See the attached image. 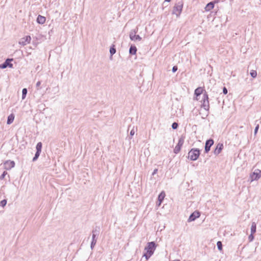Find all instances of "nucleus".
Returning a JSON list of instances; mask_svg holds the SVG:
<instances>
[{"instance_id":"7","label":"nucleus","mask_w":261,"mask_h":261,"mask_svg":"<svg viewBox=\"0 0 261 261\" xmlns=\"http://www.w3.org/2000/svg\"><path fill=\"white\" fill-rule=\"evenodd\" d=\"M13 60V58L7 59L3 63L0 64V68L5 69V68H7V67H8L9 68H13V65L12 63H11V62Z\"/></svg>"},{"instance_id":"31","label":"nucleus","mask_w":261,"mask_h":261,"mask_svg":"<svg viewBox=\"0 0 261 261\" xmlns=\"http://www.w3.org/2000/svg\"><path fill=\"white\" fill-rule=\"evenodd\" d=\"M7 204V200L6 199H3L0 202V205L2 207H4Z\"/></svg>"},{"instance_id":"35","label":"nucleus","mask_w":261,"mask_h":261,"mask_svg":"<svg viewBox=\"0 0 261 261\" xmlns=\"http://www.w3.org/2000/svg\"><path fill=\"white\" fill-rule=\"evenodd\" d=\"M258 128H259V124H257L255 127V129H254V135H255L256 134V133H257V131L258 130Z\"/></svg>"},{"instance_id":"23","label":"nucleus","mask_w":261,"mask_h":261,"mask_svg":"<svg viewBox=\"0 0 261 261\" xmlns=\"http://www.w3.org/2000/svg\"><path fill=\"white\" fill-rule=\"evenodd\" d=\"M42 143L40 142H38L36 146V151L38 152L41 153V149H42Z\"/></svg>"},{"instance_id":"34","label":"nucleus","mask_w":261,"mask_h":261,"mask_svg":"<svg viewBox=\"0 0 261 261\" xmlns=\"http://www.w3.org/2000/svg\"><path fill=\"white\" fill-rule=\"evenodd\" d=\"M40 85H41V82L40 81H38V82H37L36 85V87L37 90H39V89H41V88L40 87Z\"/></svg>"},{"instance_id":"17","label":"nucleus","mask_w":261,"mask_h":261,"mask_svg":"<svg viewBox=\"0 0 261 261\" xmlns=\"http://www.w3.org/2000/svg\"><path fill=\"white\" fill-rule=\"evenodd\" d=\"M137 48L134 45H131L129 49V53L130 55H134L136 54Z\"/></svg>"},{"instance_id":"5","label":"nucleus","mask_w":261,"mask_h":261,"mask_svg":"<svg viewBox=\"0 0 261 261\" xmlns=\"http://www.w3.org/2000/svg\"><path fill=\"white\" fill-rule=\"evenodd\" d=\"M202 107L206 111H208L210 105L208 101V96L206 92H205L203 95Z\"/></svg>"},{"instance_id":"14","label":"nucleus","mask_w":261,"mask_h":261,"mask_svg":"<svg viewBox=\"0 0 261 261\" xmlns=\"http://www.w3.org/2000/svg\"><path fill=\"white\" fill-rule=\"evenodd\" d=\"M165 196V193L164 191H162L160 194L159 195L158 197V202H157V205L158 206H160L162 202H163L164 198Z\"/></svg>"},{"instance_id":"9","label":"nucleus","mask_w":261,"mask_h":261,"mask_svg":"<svg viewBox=\"0 0 261 261\" xmlns=\"http://www.w3.org/2000/svg\"><path fill=\"white\" fill-rule=\"evenodd\" d=\"M200 216V212L197 211H195L190 215L188 219V222H190L192 221H194L196 220V218H199Z\"/></svg>"},{"instance_id":"10","label":"nucleus","mask_w":261,"mask_h":261,"mask_svg":"<svg viewBox=\"0 0 261 261\" xmlns=\"http://www.w3.org/2000/svg\"><path fill=\"white\" fill-rule=\"evenodd\" d=\"M31 40V37L30 36H27L24 37H23L20 39V41H19V44L24 46L29 43H30V41Z\"/></svg>"},{"instance_id":"4","label":"nucleus","mask_w":261,"mask_h":261,"mask_svg":"<svg viewBox=\"0 0 261 261\" xmlns=\"http://www.w3.org/2000/svg\"><path fill=\"white\" fill-rule=\"evenodd\" d=\"M185 137L181 136L178 140L177 144L175 146L173 152L175 154H177L180 150L182 146L183 145L185 142Z\"/></svg>"},{"instance_id":"16","label":"nucleus","mask_w":261,"mask_h":261,"mask_svg":"<svg viewBox=\"0 0 261 261\" xmlns=\"http://www.w3.org/2000/svg\"><path fill=\"white\" fill-rule=\"evenodd\" d=\"M129 38L132 41H140L142 40V38L139 35H134L129 36Z\"/></svg>"},{"instance_id":"12","label":"nucleus","mask_w":261,"mask_h":261,"mask_svg":"<svg viewBox=\"0 0 261 261\" xmlns=\"http://www.w3.org/2000/svg\"><path fill=\"white\" fill-rule=\"evenodd\" d=\"M223 148V144L222 143H219L214 151V154L218 155L221 152Z\"/></svg>"},{"instance_id":"22","label":"nucleus","mask_w":261,"mask_h":261,"mask_svg":"<svg viewBox=\"0 0 261 261\" xmlns=\"http://www.w3.org/2000/svg\"><path fill=\"white\" fill-rule=\"evenodd\" d=\"M256 224L255 222H253L252 223L251 227V233H254L256 232Z\"/></svg>"},{"instance_id":"41","label":"nucleus","mask_w":261,"mask_h":261,"mask_svg":"<svg viewBox=\"0 0 261 261\" xmlns=\"http://www.w3.org/2000/svg\"><path fill=\"white\" fill-rule=\"evenodd\" d=\"M173 261H180L179 259L174 260Z\"/></svg>"},{"instance_id":"27","label":"nucleus","mask_w":261,"mask_h":261,"mask_svg":"<svg viewBox=\"0 0 261 261\" xmlns=\"http://www.w3.org/2000/svg\"><path fill=\"white\" fill-rule=\"evenodd\" d=\"M40 154V152H36L35 154V156L33 157V160L32 161L33 162H35L39 158V155Z\"/></svg>"},{"instance_id":"40","label":"nucleus","mask_w":261,"mask_h":261,"mask_svg":"<svg viewBox=\"0 0 261 261\" xmlns=\"http://www.w3.org/2000/svg\"><path fill=\"white\" fill-rule=\"evenodd\" d=\"M171 1V0H165V2H170Z\"/></svg>"},{"instance_id":"30","label":"nucleus","mask_w":261,"mask_h":261,"mask_svg":"<svg viewBox=\"0 0 261 261\" xmlns=\"http://www.w3.org/2000/svg\"><path fill=\"white\" fill-rule=\"evenodd\" d=\"M171 126H172V129H176L177 128V127L178 126V123L174 122L172 124Z\"/></svg>"},{"instance_id":"32","label":"nucleus","mask_w":261,"mask_h":261,"mask_svg":"<svg viewBox=\"0 0 261 261\" xmlns=\"http://www.w3.org/2000/svg\"><path fill=\"white\" fill-rule=\"evenodd\" d=\"M7 174V172L6 171H4L3 173L0 176V179L1 180L3 179Z\"/></svg>"},{"instance_id":"39","label":"nucleus","mask_w":261,"mask_h":261,"mask_svg":"<svg viewBox=\"0 0 261 261\" xmlns=\"http://www.w3.org/2000/svg\"><path fill=\"white\" fill-rule=\"evenodd\" d=\"M158 172V169H155L152 173V175H155Z\"/></svg>"},{"instance_id":"6","label":"nucleus","mask_w":261,"mask_h":261,"mask_svg":"<svg viewBox=\"0 0 261 261\" xmlns=\"http://www.w3.org/2000/svg\"><path fill=\"white\" fill-rule=\"evenodd\" d=\"M261 177V170L255 169L249 176L251 181L258 180Z\"/></svg>"},{"instance_id":"15","label":"nucleus","mask_w":261,"mask_h":261,"mask_svg":"<svg viewBox=\"0 0 261 261\" xmlns=\"http://www.w3.org/2000/svg\"><path fill=\"white\" fill-rule=\"evenodd\" d=\"M46 20V18L44 16H43L41 15H39L37 18V22L39 24H43L45 23Z\"/></svg>"},{"instance_id":"24","label":"nucleus","mask_w":261,"mask_h":261,"mask_svg":"<svg viewBox=\"0 0 261 261\" xmlns=\"http://www.w3.org/2000/svg\"><path fill=\"white\" fill-rule=\"evenodd\" d=\"M116 52V49L115 48V46L114 45H112L110 48V53L111 55L112 56L114 55Z\"/></svg>"},{"instance_id":"37","label":"nucleus","mask_w":261,"mask_h":261,"mask_svg":"<svg viewBox=\"0 0 261 261\" xmlns=\"http://www.w3.org/2000/svg\"><path fill=\"white\" fill-rule=\"evenodd\" d=\"M228 92L227 89L225 87H224L223 88V93L224 94H226Z\"/></svg>"},{"instance_id":"8","label":"nucleus","mask_w":261,"mask_h":261,"mask_svg":"<svg viewBox=\"0 0 261 261\" xmlns=\"http://www.w3.org/2000/svg\"><path fill=\"white\" fill-rule=\"evenodd\" d=\"M214 140L212 139H209L206 141L204 146V152L207 153L211 149V146L214 144Z\"/></svg>"},{"instance_id":"36","label":"nucleus","mask_w":261,"mask_h":261,"mask_svg":"<svg viewBox=\"0 0 261 261\" xmlns=\"http://www.w3.org/2000/svg\"><path fill=\"white\" fill-rule=\"evenodd\" d=\"M177 66H174L172 67V71L173 72H175L177 70Z\"/></svg>"},{"instance_id":"33","label":"nucleus","mask_w":261,"mask_h":261,"mask_svg":"<svg viewBox=\"0 0 261 261\" xmlns=\"http://www.w3.org/2000/svg\"><path fill=\"white\" fill-rule=\"evenodd\" d=\"M253 234L254 233H251L249 236L248 237V239L250 241H252L254 239V236H253Z\"/></svg>"},{"instance_id":"38","label":"nucleus","mask_w":261,"mask_h":261,"mask_svg":"<svg viewBox=\"0 0 261 261\" xmlns=\"http://www.w3.org/2000/svg\"><path fill=\"white\" fill-rule=\"evenodd\" d=\"M135 133V131L134 129V128L131 130L130 132V135L131 137L133 136L134 135Z\"/></svg>"},{"instance_id":"19","label":"nucleus","mask_w":261,"mask_h":261,"mask_svg":"<svg viewBox=\"0 0 261 261\" xmlns=\"http://www.w3.org/2000/svg\"><path fill=\"white\" fill-rule=\"evenodd\" d=\"M14 119V115L13 114H10L8 116L7 121V124H11Z\"/></svg>"},{"instance_id":"3","label":"nucleus","mask_w":261,"mask_h":261,"mask_svg":"<svg viewBox=\"0 0 261 261\" xmlns=\"http://www.w3.org/2000/svg\"><path fill=\"white\" fill-rule=\"evenodd\" d=\"M183 2L182 1L179 2L173 7L172 14H175L177 17H178L182 10Z\"/></svg>"},{"instance_id":"1","label":"nucleus","mask_w":261,"mask_h":261,"mask_svg":"<svg viewBox=\"0 0 261 261\" xmlns=\"http://www.w3.org/2000/svg\"><path fill=\"white\" fill-rule=\"evenodd\" d=\"M156 247V244L154 242H150L147 243L146 246L144 248L145 252L143 256L146 260H148L153 254Z\"/></svg>"},{"instance_id":"26","label":"nucleus","mask_w":261,"mask_h":261,"mask_svg":"<svg viewBox=\"0 0 261 261\" xmlns=\"http://www.w3.org/2000/svg\"><path fill=\"white\" fill-rule=\"evenodd\" d=\"M138 28L137 27L136 29L132 30L129 34V36L131 35H136L138 32Z\"/></svg>"},{"instance_id":"29","label":"nucleus","mask_w":261,"mask_h":261,"mask_svg":"<svg viewBox=\"0 0 261 261\" xmlns=\"http://www.w3.org/2000/svg\"><path fill=\"white\" fill-rule=\"evenodd\" d=\"M250 75L253 78L256 77L257 72L255 70H251L250 72Z\"/></svg>"},{"instance_id":"25","label":"nucleus","mask_w":261,"mask_h":261,"mask_svg":"<svg viewBox=\"0 0 261 261\" xmlns=\"http://www.w3.org/2000/svg\"><path fill=\"white\" fill-rule=\"evenodd\" d=\"M28 90L27 88H23L22 90V99H24L27 95Z\"/></svg>"},{"instance_id":"13","label":"nucleus","mask_w":261,"mask_h":261,"mask_svg":"<svg viewBox=\"0 0 261 261\" xmlns=\"http://www.w3.org/2000/svg\"><path fill=\"white\" fill-rule=\"evenodd\" d=\"M218 3L217 1H214L208 3L205 6L204 9L206 11H209L212 10L214 7L215 4Z\"/></svg>"},{"instance_id":"18","label":"nucleus","mask_w":261,"mask_h":261,"mask_svg":"<svg viewBox=\"0 0 261 261\" xmlns=\"http://www.w3.org/2000/svg\"><path fill=\"white\" fill-rule=\"evenodd\" d=\"M100 230V227L98 226H96L94 229H93L92 233V236H95V237H97L99 235Z\"/></svg>"},{"instance_id":"2","label":"nucleus","mask_w":261,"mask_h":261,"mask_svg":"<svg viewBox=\"0 0 261 261\" xmlns=\"http://www.w3.org/2000/svg\"><path fill=\"white\" fill-rule=\"evenodd\" d=\"M200 154L199 149L196 148H192L188 152V159L191 161L197 160Z\"/></svg>"},{"instance_id":"21","label":"nucleus","mask_w":261,"mask_h":261,"mask_svg":"<svg viewBox=\"0 0 261 261\" xmlns=\"http://www.w3.org/2000/svg\"><path fill=\"white\" fill-rule=\"evenodd\" d=\"M96 242H97V238L96 237H95V236H92V241L91 243V246H90L91 248L92 249H93V248L94 247L95 245L96 244Z\"/></svg>"},{"instance_id":"11","label":"nucleus","mask_w":261,"mask_h":261,"mask_svg":"<svg viewBox=\"0 0 261 261\" xmlns=\"http://www.w3.org/2000/svg\"><path fill=\"white\" fill-rule=\"evenodd\" d=\"M15 162L13 161L8 160L4 163L5 169L6 170H10L14 167Z\"/></svg>"},{"instance_id":"20","label":"nucleus","mask_w":261,"mask_h":261,"mask_svg":"<svg viewBox=\"0 0 261 261\" xmlns=\"http://www.w3.org/2000/svg\"><path fill=\"white\" fill-rule=\"evenodd\" d=\"M202 91H203L202 88L201 87H198L195 90L194 94L196 96H200L202 94Z\"/></svg>"},{"instance_id":"28","label":"nucleus","mask_w":261,"mask_h":261,"mask_svg":"<svg viewBox=\"0 0 261 261\" xmlns=\"http://www.w3.org/2000/svg\"><path fill=\"white\" fill-rule=\"evenodd\" d=\"M217 248L219 250H222V243L221 241H218L217 243Z\"/></svg>"}]
</instances>
